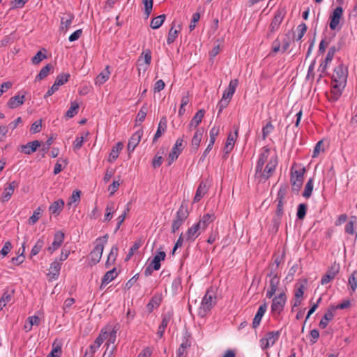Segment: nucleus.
Returning <instances> with one entry per match:
<instances>
[{
	"label": "nucleus",
	"mask_w": 357,
	"mask_h": 357,
	"mask_svg": "<svg viewBox=\"0 0 357 357\" xmlns=\"http://www.w3.org/2000/svg\"><path fill=\"white\" fill-rule=\"evenodd\" d=\"M312 190H313V178H310L307 181V182L305 185V190L303 193V196L305 198H309L312 195Z\"/></svg>",
	"instance_id": "obj_48"
},
{
	"label": "nucleus",
	"mask_w": 357,
	"mask_h": 357,
	"mask_svg": "<svg viewBox=\"0 0 357 357\" xmlns=\"http://www.w3.org/2000/svg\"><path fill=\"white\" fill-rule=\"evenodd\" d=\"M203 133H204L203 128L198 129L195 132V133L192 139L191 146H192V149H194L195 151H197L199 146L200 142L202 139Z\"/></svg>",
	"instance_id": "obj_36"
},
{
	"label": "nucleus",
	"mask_w": 357,
	"mask_h": 357,
	"mask_svg": "<svg viewBox=\"0 0 357 357\" xmlns=\"http://www.w3.org/2000/svg\"><path fill=\"white\" fill-rule=\"evenodd\" d=\"M142 135H143L142 130H139L132 134V135L130 138L128 144V150L129 151H133L135 150V147L139 143Z\"/></svg>",
	"instance_id": "obj_23"
},
{
	"label": "nucleus",
	"mask_w": 357,
	"mask_h": 357,
	"mask_svg": "<svg viewBox=\"0 0 357 357\" xmlns=\"http://www.w3.org/2000/svg\"><path fill=\"white\" fill-rule=\"evenodd\" d=\"M348 75L347 67L343 63L337 65L333 70L332 80L335 83H338L339 87H345Z\"/></svg>",
	"instance_id": "obj_3"
},
{
	"label": "nucleus",
	"mask_w": 357,
	"mask_h": 357,
	"mask_svg": "<svg viewBox=\"0 0 357 357\" xmlns=\"http://www.w3.org/2000/svg\"><path fill=\"white\" fill-rule=\"evenodd\" d=\"M161 298L158 296H153L147 304L146 307L149 312H152L155 307H158L160 304Z\"/></svg>",
	"instance_id": "obj_46"
},
{
	"label": "nucleus",
	"mask_w": 357,
	"mask_h": 357,
	"mask_svg": "<svg viewBox=\"0 0 357 357\" xmlns=\"http://www.w3.org/2000/svg\"><path fill=\"white\" fill-rule=\"evenodd\" d=\"M349 284L354 291L357 288V270L354 271L349 278Z\"/></svg>",
	"instance_id": "obj_50"
},
{
	"label": "nucleus",
	"mask_w": 357,
	"mask_h": 357,
	"mask_svg": "<svg viewBox=\"0 0 357 357\" xmlns=\"http://www.w3.org/2000/svg\"><path fill=\"white\" fill-rule=\"evenodd\" d=\"M208 188L206 186V183L204 181H202L195 193V197H194V202H198L203 197L204 195L207 192Z\"/></svg>",
	"instance_id": "obj_40"
},
{
	"label": "nucleus",
	"mask_w": 357,
	"mask_h": 357,
	"mask_svg": "<svg viewBox=\"0 0 357 357\" xmlns=\"http://www.w3.org/2000/svg\"><path fill=\"white\" fill-rule=\"evenodd\" d=\"M183 139L178 138L172 149L168 157V165H170L175 160H176L183 149Z\"/></svg>",
	"instance_id": "obj_12"
},
{
	"label": "nucleus",
	"mask_w": 357,
	"mask_h": 357,
	"mask_svg": "<svg viewBox=\"0 0 357 357\" xmlns=\"http://www.w3.org/2000/svg\"><path fill=\"white\" fill-rule=\"evenodd\" d=\"M270 278L269 286L266 291V297L271 298L276 293L280 284V277L271 271L267 275Z\"/></svg>",
	"instance_id": "obj_9"
},
{
	"label": "nucleus",
	"mask_w": 357,
	"mask_h": 357,
	"mask_svg": "<svg viewBox=\"0 0 357 357\" xmlns=\"http://www.w3.org/2000/svg\"><path fill=\"white\" fill-rule=\"evenodd\" d=\"M215 298L213 290L211 288L208 289L202 298L201 306L199 308L198 315L200 317H206L208 312L211 311L215 304Z\"/></svg>",
	"instance_id": "obj_2"
},
{
	"label": "nucleus",
	"mask_w": 357,
	"mask_h": 357,
	"mask_svg": "<svg viewBox=\"0 0 357 357\" xmlns=\"http://www.w3.org/2000/svg\"><path fill=\"white\" fill-rule=\"evenodd\" d=\"M285 11L284 8L278 9L275 12L274 17L270 24L268 37H269L271 34L273 33L279 29V26L282 23Z\"/></svg>",
	"instance_id": "obj_11"
},
{
	"label": "nucleus",
	"mask_w": 357,
	"mask_h": 357,
	"mask_svg": "<svg viewBox=\"0 0 357 357\" xmlns=\"http://www.w3.org/2000/svg\"><path fill=\"white\" fill-rule=\"evenodd\" d=\"M25 101V95H20L17 94L15 96L11 97L8 102L7 106L10 109H16L19 107L20 106L22 105Z\"/></svg>",
	"instance_id": "obj_25"
},
{
	"label": "nucleus",
	"mask_w": 357,
	"mask_h": 357,
	"mask_svg": "<svg viewBox=\"0 0 357 357\" xmlns=\"http://www.w3.org/2000/svg\"><path fill=\"white\" fill-rule=\"evenodd\" d=\"M107 238L108 236L106 234L96 240L95 247L89 254L90 265H96L100 261L103 252L105 244H106L107 241Z\"/></svg>",
	"instance_id": "obj_1"
},
{
	"label": "nucleus",
	"mask_w": 357,
	"mask_h": 357,
	"mask_svg": "<svg viewBox=\"0 0 357 357\" xmlns=\"http://www.w3.org/2000/svg\"><path fill=\"white\" fill-rule=\"evenodd\" d=\"M64 207V202L59 199L54 202L49 207V211L52 215H58Z\"/></svg>",
	"instance_id": "obj_31"
},
{
	"label": "nucleus",
	"mask_w": 357,
	"mask_h": 357,
	"mask_svg": "<svg viewBox=\"0 0 357 357\" xmlns=\"http://www.w3.org/2000/svg\"><path fill=\"white\" fill-rule=\"evenodd\" d=\"M188 207L182 204L176 213L175 219L172 222V233H175L182 226L185 220L188 218Z\"/></svg>",
	"instance_id": "obj_5"
},
{
	"label": "nucleus",
	"mask_w": 357,
	"mask_h": 357,
	"mask_svg": "<svg viewBox=\"0 0 357 357\" xmlns=\"http://www.w3.org/2000/svg\"><path fill=\"white\" fill-rule=\"evenodd\" d=\"M42 213V210L40 208H36L33 215L29 218V223L30 225H34L40 218Z\"/></svg>",
	"instance_id": "obj_52"
},
{
	"label": "nucleus",
	"mask_w": 357,
	"mask_h": 357,
	"mask_svg": "<svg viewBox=\"0 0 357 357\" xmlns=\"http://www.w3.org/2000/svg\"><path fill=\"white\" fill-rule=\"evenodd\" d=\"M41 146V142L38 140H34L28 142L26 144L21 145L20 149L21 152L26 155H31L34 153L38 148Z\"/></svg>",
	"instance_id": "obj_20"
},
{
	"label": "nucleus",
	"mask_w": 357,
	"mask_h": 357,
	"mask_svg": "<svg viewBox=\"0 0 357 357\" xmlns=\"http://www.w3.org/2000/svg\"><path fill=\"white\" fill-rule=\"evenodd\" d=\"M201 229L197 225V224H195L191 227H190L185 234V238L187 241L192 242L194 241L200 234Z\"/></svg>",
	"instance_id": "obj_30"
},
{
	"label": "nucleus",
	"mask_w": 357,
	"mask_h": 357,
	"mask_svg": "<svg viewBox=\"0 0 357 357\" xmlns=\"http://www.w3.org/2000/svg\"><path fill=\"white\" fill-rule=\"evenodd\" d=\"M74 18L75 15L72 13H63L61 17L60 29L63 31H66L70 27Z\"/></svg>",
	"instance_id": "obj_21"
},
{
	"label": "nucleus",
	"mask_w": 357,
	"mask_h": 357,
	"mask_svg": "<svg viewBox=\"0 0 357 357\" xmlns=\"http://www.w3.org/2000/svg\"><path fill=\"white\" fill-rule=\"evenodd\" d=\"M104 329V332L105 335L107 336L106 340H107L106 342V346H112L114 345V343L116 340V333L119 329V326L118 325L112 326H107Z\"/></svg>",
	"instance_id": "obj_14"
},
{
	"label": "nucleus",
	"mask_w": 357,
	"mask_h": 357,
	"mask_svg": "<svg viewBox=\"0 0 357 357\" xmlns=\"http://www.w3.org/2000/svg\"><path fill=\"white\" fill-rule=\"evenodd\" d=\"M238 128H236L235 132L234 134L229 133L228 135L226 144L224 147V151H225V157L228 155L233 149L235 142L238 135Z\"/></svg>",
	"instance_id": "obj_19"
},
{
	"label": "nucleus",
	"mask_w": 357,
	"mask_h": 357,
	"mask_svg": "<svg viewBox=\"0 0 357 357\" xmlns=\"http://www.w3.org/2000/svg\"><path fill=\"white\" fill-rule=\"evenodd\" d=\"M278 165V160L276 158H271L266 166L265 167V169L263 170L261 169V172H259L257 175L261 178V180L266 181L274 173L276 167Z\"/></svg>",
	"instance_id": "obj_8"
},
{
	"label": "nucleus",
	"mask_w": 357,
	"mask_h": 357,
	"mask_svg": "<svg viewBox=\"0 0 357 357\" xmlns=\"http://www.w3.org/2000/svg\"><path fill=\"white\" fill-rule=\"evenodd\" d=\"M274 127L271 121H268L262 128V138L265 139L273 132Z\"/></svg>",
	"instance_id": "obj_54"
},
{
	"label": "nucleus",
	"mask_w": 357,
	"mask_h": 357,
	"mask_svg": "<svg viewBox=\"0 0 357 357\" xmlns=\"http://www.w3.org/2000/svg\"><path fill=\"white\" fill-rule=\"evenodd\" d=\"M165 18L166 16L165 14L158 15L153 18L152 20L151 21L150 26L153 29H158L163 24Z\"/></svg>",
	"instance_id": "obj_44"
},
{
	"label": "nucleus",
	"mask_w": 357,
	"mask_h": 357,
	"mask_svg": "<svg viewBox=\"0 0 357 357\" xmlns=\"http://www.w3.org/2000/svg\"><path fill=\"white\" fill-rule=\"evenodd\" d=\"M287 301L285 293L282 291L272 300L271 312L273 317L277 319L283 311Z\"/></svg>",
	"instance_id": "obj_4"
},
{
	"label": "nucleus",
	"mask_w": 357,
	"mask_h": 357,
	"mask_svg": "<svg viewBox=\"0 0 357 357\" xmlns=\"http://www.w3.org/2000/svg\"><path fill=\"white\" fill-rule=\"evenodd\" d=\"M190 347V342L185 339L180 345L176 351L177 357H185L187 354V349Z\"/></svg>",
	"instance_id": "obj_42"
},
{
	"label": "nucleus",
	"mask_w": 357,
	"mask_h": 357,
	"mask_svg": "<svg viewBox=\"0 0 357 357\" xmlns=\"http://www.w3.org/2000/svg\"><path fill=\"white\" fill-rule=\"evenodd\" d=\"M340 271V264L334 263L332 264L328 270L327 271L326 273L322 277L321 283V284H326L329 283L335 275L339 273Z\"/></svg>",
	"instance_id": "obj_15"
},
{
	"label": "nucleus",
	"mask_w": 357,
	"mask_h": 357,
	"mask_svg": "<svg viewBox=\"0 0 357 357\" xmlns=\"http://www.w3.org/2000/svg\"><path fill=\"white\" fill-rule=\"evenodd\" d=\"M109 68V66H107L105 68L98 74L96 79V84L101 85L108 80L110 75Z\"/></svg>",
	"instance_id": "obj_39"
},
{
	"label": "nucleus",
	"mask_w": 357,
	"mask_h": 357,
	"mask_svg": "<svg viewBox=\"0 0 357 357\" xmlns=\"http://www.w3.org/2000/svg\"><path fill=\"white\" fill-rule=\"evenodd\" d=\"M344 87H341L338 86V83H335L333 86V89L331 90V93L333 95V98L337 100L342 94V91Z\"/></svg>",
	"instance_id": "obj_60"
},
{
	"label": "nucleus",
	"mask_w": 357,
	"mask_h": 357,
	"mask_svg": "<svg viewBox=\"0 0 357 357\" xmlns=\"http://www.w3.org/2000/svg\"><path fill=\"white\" fill-rule=\"evenodd\" d=\"M70 77L69 73H61L57 75L54 84L50 89H48L44 98H47L53 95L56 91L59 90V86L64 84L68 82Z\"/></svg>",
	"instance_id": "obj_10"
},
{
	"label": "nucleus",
	"mask_w": 357,
	"mask_h": 357,
	"mask_svg": "<svg viewBox=\"0 0 357 357\" xmlns=\"http://www.w3.org/2000/svg\"><path fill=\"white\" fill-rule=\"evenodd\" d=\"M46 58H47V56L45 54H43L40 51H39L32 58L31 61L33 64L37 65Z\"/></svg>",
	"instance_id": "obj_63"
},
{
	"label": "nucleus",
	"mask_w": 357,
	"mask_h": 357,
	"mask_svg": "<svg viewBox=\"0 0 357 357\" xmlns=\"http://www.w3.org/2000/svg\"><path fill=\"white\" fill-rule=\"evenodd\" d=\"M307 211V205L305 204H300L298 206L296 215L298 219L303 220L305 215Z\"/></svg>",
	"instance_id": "obj_53"
},
{
	"label": "nucleus",
	"mask_w": 357,
	"mask_h": 357,
	"mask_svg": "<svg viewBox=\"0 0 357 357\" xmlns=\"http://www.w3.org/2000/svg\"><path fill=\"white\" fill-rule=\"evenodd\" d=\"M219 127H216V126H213L211 130H210V141H209V144H214L215 143V139H216V137L219 134Z\"/></svg>",
	"instance_id": "obj_61"
},
{
	"label": "nucleus",
	"mask_w": 357,
	"mask_h": 357,
	"mask_svg": "<svg viewBox=\"0 0 357 357\" xmlns=\"http://www.w3.org/2000/svg\"><path fill=\"white\" fill-rule=\"evenodd\" d=\"M166 257V254L164 251H158L156 255L154 256L152 261L150 262L153 265V268L155 271L160 268V261H163Z\"/></svg>",
	"instance_id": "obj_38"
},
{
	"label": "nucleus",
	"mask_w": 357,
	"mask_h": 357,
	"mask_svg": "<svg viewBox=\"0 0 357 357\" xmlns=\"http://www.w3.org/2000/svg\"><path fill=\"white\" fill-rule=\"evenodd\" d=\"M304 172V168L291 171L290 181L294 191L298 192L300 190L303 182Z\"/></svg>",
	"instance_id": "obj_7"
},
{
	"label": "nucleus",
	"mask_w": 357,
	"mask_h": 357,
	"mask_svg": "<svg viewBox=\"0 0 357 357\" xmlns=\"http://www.w3.org/2000/svg\"><path fill=\"white\" fill-rule=\"evenodd\" d=\"M43 245H44L43 239H42V238L38 239L31 251V255L35 256V255H38L40 252V251L41 250V249L43 248Z\"/></svg>",
	"instance_id": "obj_51"
},
{
	"label": "nucleus",
	"mask_w": 357,
	"mask_h": 357,
	"mask_svg": "<svg viewBox=\"0 0 357 357\" xmlns=\"http://www.w3.org/2000/svg\"><path fill=\"white\" fill-rule=\"evenodd\" d=\"M146 114H147V107H146V105H144L141 107V109L138 112V113L137 114L136 121L142 122L145 119Z\"/></svg>",
	"instance_id": "obj_58"
},
{
	"label": "nucleus",
	"mask_w": 357,
	"mask_h": 357,
	"mask_svg": "<svg viewBox=\"0 0 357 357\" xmlns=\"http://www.w3.org/2000/svg\"><path fill=\"white\" fill-rule=\"evenodd\" d=\"M63 240L64 234L61 231H56L54 234V241L47 248V250L51 254L53 253L55 250H56L61 247L63 242Z\"/></svg>",
	"instance_id": "obj_17"
},
{
	"label": "nucleus",
	"mask_w": 357,
	"mask_h": 357,
	"mask_svg": "<svg viewBox=\"0 0 357 357\" xmlns=\"http://www.w3.org/2000/svg\"><path fill=\"white\" fill-rule=\"evenodd\" d=\"M286 197V190L284 188H280L278 190V195H277V199L278 201V206L275 211V213L282 214L283 215V208H284V199Z\"/></svg>",
	"instance_id": "obj_27"
},
{
	"label": "nucleus",
	"mask_w": 357,
	"mask_h": 357,
	"mask_svg": "<svg viewBox=\"0 0 357 357\" xmlns=\"http://www.w3.org/2000/svg\"><path fill=\"white\" fill-rule=\"evenodd\" d=\"M334 306L329 308L327 312L324 314L322 319L320 321L319 326L321 328H325L328 326V321H331L334 317L333 314Z\"/></svg>",
	"instance_id": "obj_35"
},
{
	"label": "nucleus",
	"mask_w": 357,
	"mask_h": 357,
	"mask_svg": "<svg viewBox=\"0 0 357 357\" xmlns=\"http://www.w3.org/2000/svg\"><path fill=\"white\" fill-rule=\"evenodd\" d=\"M89 135V132H86L83 133V135L81 137H76L75 140L73 142L74 149H75V150L79 149L82 146L84 142L86 140V139L87 138Z\"/></svg>",
	"instance_id": "obj_45"
},
{
	"label": "nucleus",
	"mask_w": 357,
	"mask_h": 357,
	"mask_svg": "<svg viewBox=\"0 0 357 357\" xmlns=\"http://www.w3.org/2000/svg\"><path fill=\"white\" fill-rule=\"evenodd\" d=\"M280 335V331H279L268 332L259 341L261 348L265 350L273 346L279 339Z\"/></svg>",
	"instance_id": "obj_6"
},
{
	"label": "nucleus",
	"mask_w": 357,
	"mask_h": 357,
	"mask_svg": "<svg viewBox=\"0 0 357 357\" xmlns=\"http://www.w3.org/2000/svg\"><path fill=\"white\" fill-rule=\"evenodd\" d=\"M267 307H268V305L266 303H264L259 307L258 310L253 319V321H252V328H257L259 326L261 319L267 310Z\"/></svg>",
	"instance_id": "obj_22"
},
{
	"label": "nucleus",
	"mask_w": 357,
	"mask_h": 357,
	"mask_svg": "<svg viewBox=\"0 0 357 357\" xmlns=\"http://www.w3.org/2000/svg\"><path fill=\"white\" fill-rule=\"evenodd\" d=\"M42 128V120L33 122L30 128V132L33 134L39 132Z\"/></svg>",
	"instance_id": "obj_62"
},
{
	"label": "nucleus",
	"mask_w": 357,
	"mask_h": 357,
	"mask_svg": "<svg viewBox=\"0 0 357 357\" xmlns=\"http://www.w3.org/2000/svg\"><path fill=\"white\" fill-rule=\"evenodd\" d=\"M238 84V79H231L229 84L228 87L224 91L222 98L230 100L234 93H235Z\"/></svg>",
	"instance_id": "obj_28"
},
{
	"label": "nucleus",
	"mask_w": 357,
	"mask_h": 357,
	"mask_svg": "<svg viewBox=\"0 0 357 357\" xmlns=\"http://www.w3.org/2000/svg\"><path fill=\"white\" fill-rule=\"evenodd\" d=\"M141 245V241H135L134 243L132 246L130 248L129 252L126 257V261L129 260L132 257V256L134 255V252L139 248Z\"/></svg>",
	"instance_id": "obj_57"
},
{
	"label": "nucleus",
	"mask_w": 357,
	"mask_h": 357,
	"mask_svg": "<svg viewBox=\"0 0 357 357\" xmlns=\"http://www.w3.org/2000/svg\"><path fill=\"white\" fill-rule=\"evenodd\" d=\"M61 268V263L57 260L54 261L50 265L49 275H51L52 278L55 280L57 279L59 275Z\"/></svg>",
	"instance_id": "obj_41"
},
{
	"label": "nucleus",
	"mask_w": 357,
	"mask_h": 357,
	"mask_svg": "<svg viewBox=\"0 0 357 357\" xmlns=\"http://www.w3.org/2000/svg\"><path fill=\"white\" fill-rule=\"evenodd\" d=\"M123 148V144L122 142H118L114 146L111 150V152L109 155L108 161L109 162H113L116 159L118 158L119 153Z\"/></svg>",
	"instance_id": "obj_37"
},
{
	"label": "nucleus",
	"mask_w": 357,
	"mask_h": 357,
	"mask_svg": "<svg viewBox=\"0 0 357 357\" xmlns=\"http://www.w3.org/2000/svg\"><path fill=\"white\" fill-rule=\"evenodd\" d=\"M53 68L52 64L48 63L44 66L40 71V73L36 77V81H40L46 77L50 73V70Z\"/></svg>",
	"instance_id": "obj_43"
},
{
	"label": "nucleus",
	"mask_w": 357,
	"mask_h": 357,
	"mask_svg": "<svg viewBox=\"0 0 357 357\" xmlns=\"http://www.w3.org/2000/svg\"><path fill=\"white\" fill-rule=\"evenodd\" d=\"M166 128H167V119H166V117L163 116L160 119L157 131L155 133V135L153 139V142H155L158 139V138L161 137V135L166 130Z\"/></svg>",
	"instance_id": "obj_34"
},
{
	"label": "nucleus",
	"mask_w": 357,
	"mask_h": 357,
	"mask_svg": "<svg viewBox=\"0 0 357 357\" xmlns=\"http://www.w3.org/2000/svg\"><path fill=\"white\" fill-rule=\"evenodd\" d=\"M338 50V49L335 46H332L329 48L326 56L324 59L326 63H331L334 57L335 52Z\"/></svg>",
	"instance_id": "obj_59"
},
{
	"label": "nucleus",
	"mask_w": 357,
	"mask_h": 357,
	"mask_svg": "<svg viewBox=\"0 0 357 357\" xmlns=\"http://www.w3.org/2000/svg\"><path fill=\"white\" fill-rule=\"evenodd\" d=\"M176 27V23L175 22H173L172 24V26L169 31L168 36L167 38V44L170 45L174 42L176 38L178 36V33L181 31V25L178 24L177 29Z\"/></svg>",
	"instance_id": "obj_29"
},
{
	"label": "nucleus",
	"mask_w": 357,
	"mask_h": 357,
	"mask_svg": "<svg viewBox=\"0 0 357 357\" xmlns=\"http://www.w3.org/2000/svg\"><path fill=\"white\" fill-rule=\"evenodd\" d=\"M144 5V13L146 17L148 18L151 13L153 9V0H142Z\"/></svg>",
	"instance_id": "obj_55"
},
{
	"label": "nucleus",
	"mask_w": 357,
	"mask_h": 357,
	"mask_svg": "<svg viewBox=\"0 0 357 357\" xmlns=\"http://www.w3.org/2000/svg\"><path fill=\"white\" fill-rule=\"evenodd\" d=\"M181 281L180 278H177L172 281V293L174 294H176L178 293V290L181 288Z\"/></svg>",
	"instance_id": "obj_64"
},
{
	"label": "nucleus",
	"mask_w": 357,
	"mask_h": 357,
	"mask_svg": "<svg viewBox=\"0 0 357 357\" xmlns=\"http://www.w3.org/2000/svg\"><path fill=\"white\" fill-rule=\"evenodd\" d=\"M81 191L79 190H73L71 197L69 198L68 205L70 206L73 203L79 202L80 200Z\"/></svg>",
	"instance_id": "obj_56"
},
{
	"label": "nucleus",
	"mask_w": 357,
	"mask_h": 357,
	"mask_svg": "<svg viewBox=\"0 0 357 357\" xmlns=\"http://www.w3.org/2000/svg\"><path fill=\"white\" fill-rule=\"evenodd\" d=\"M270 149L264 146L261 149V152L259 154V159L256 166V174H258L259 172H261L263 167L266 162L268 160V158L269 155Z\"/></svg>",
	"instance_id": "obj_18"
},
{
	"label": "nucleus",
	"mask_w": 357,
	"mask_h": 357,
	"mask_svg": "<svg viewBox=\"0 0 357 357\" xmlns=\"http://www.w3.org/2000/svg\"><path fill=\"white\" fill-rule=\"evenodd\" d=\"M118 275L116 268L105 273L101 281L100 288H103L105 285L114 280Z\"/></svg>",
	"instance_id": "obj_32"
},
{
	"label": "nucleus",
	"mask_w": 357,
	"mask_h": 357,
	"mask_svg": "<svg viewBox=\"0 0 357 357\" xmlns=\"http://www.w3.org/2000/svg\"><path fill=\"white\" fill-rule=\"evenodd\" d=\"M343 14L342 8L340 6L336 7L333 13L330 16V24L331 29H336L337 25L340 23V19Z\"/></svg>",
	"instance_id": "obj_16"
},
{
	"label": "nucleus",
	"mask_w": 357,
	"mask_h": 357,
	"mask_svg": "<svg viewBox=\"0 0 357 357\" xmlns=\"http://www.w3.org/2000/svg\"><path fill=\"white\" fill-rule=\"evenodd\" d=\"M79 104L76 102H72L70 108L66 113V116L68 118H73L78 112Z\"/></svg>",
	"instance_id": "obj_47"
},
{
	"label": "nucleus",
	"mask_w": 357,
	"mask_h": 357,
	"mask_svg": "<svg viewBox=\"0 0 357 357\" xmlns=\"http://www.w3.org/2000/svg\"><path fill=\"white\" fill-rule=\"evenodd\" d=\"M19 186V182L13 181L8 183H6L3 188L1 200L2 202H8L14 193L15 188Z\"/></svg>",
	"instance_id": "obj_13"
},
{
	"label": "nucleus",
	"mask_w": 357,
	"mask_h": 357,
	"mask_svg": "<svg viewBox=\"0 0 357 357\" xmlns=\"http://www.w3.org/2000/svg\"><path fill=\"white\" fill-rule=\"evenodd\" d=\"M215 219L214 213H206L200 218L199 222L197 223L201 230H205L207 227L212 223Z\"/></svg>",
	"instance_id": "obj_24"
},
{
	"label": "nucleus",
	"mask_w": 357,
	"mask_h": 357,
	"mask_svg": "<svg viewBox=\"0 0 357 357\" xmlns=\"http://www.w3.org/2000/svg\"><path fill=\"white\" fill-rule=\"evenodd\" d=\"M107 337V336L105 335V333L104 332V329H102L99 335L95 340L94 344H91L89 347V349H90L89 354H90L91 356H93V355L95 354L96 350L102 344L104 340H106Z\"/></svg>",
	"instance_id": "obj_26"
},
{
	"label": "nucleus",
	"mask_w": 357,
	"mask_h": 357,
	"mask_svg": "<svg viewBox=\"0 0 357 357\" xmlns=\"http://www.w3.org/2000/svg\"><path fill=\"white\" fill-rule=\"evenodd\" d=\"M130 202L128 203V204L126 206V208L125 209L123 213L118 217L116 227L115 229V232H116L119 229L121 225L124 222L126 215H127V213L130 211Z\"/></svg>",
	"instance_id": "obj_49"
},
{
	"label": "nucleus",
	"mask_w": 357,
	"mask_h": 357,
	"mask_svg": "<svg viewBox=\"0 0 357 357\" xmlns=\"http://www.w3.org/2000/svg\"><path fill=\"white\" fill-rule=\"evenodd\" d=\"M205 114V111L201 109L197 112L195 116L192 117L190 123H189V129L191 130L192 128H197L199 124L202 122Z\"/></svg>",
	"instance_id": "obj_33"
}]
</instances>
